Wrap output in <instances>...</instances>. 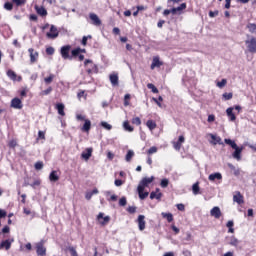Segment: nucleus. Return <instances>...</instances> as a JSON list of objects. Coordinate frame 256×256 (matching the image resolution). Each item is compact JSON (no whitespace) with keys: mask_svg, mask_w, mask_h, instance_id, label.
<instances>
[{"mask_svg":"<svg viewBox=\"0 0 256 256\" xmlns=\"http://www.w3.org/2000/svg\"><path fill=\"white\" fill-rule=\"evenodd\" d=\"M224 143H226V145H230V147L234 149L232 157H234V159H237V161H241V153H243V147L237 146V143H235V141L231 139H225Z\"/></svg>","mask_w":256,"mask_h":256,"instance_id":"obj_1","label":"nucleus"},{"mask_svg":"<svg viewBox=\"0 0 256 256\" xmlns=\"http://www.w3.org/2000/svg\"><path fill=\"white\" fill-rule=\"evenodd\" d=\"M84 65L88 75H93V73H98L97 65L91 60H85Z\"/></svg>","mask_w":256,"mask_h":256,"instance_id":"obj_2","label":"nucleus"},{"mask_svg":"<svg viewBox=\"0 0 256 256\" xmlns=\"http://www.w3.org/2000/svg\"><path fill=\"white\" fill-rule=\"evenodd\" d=\"M248 53H256V37H252L245 41Z\"/></svg>","mask_w":256,"mask_h":256,"instance_id":"obj_3","label":"nucleus"},{"mask_svg":"<svg viewBox=\"0 0 256 256\" xmlns=\"http://www.w3.org/2000/svg\"><path fill=\"white\" fill-rule=\"evenodd\" d=\"M46 37L48 39H57V37H59V30L55 25L50 26V30L46 33Z\"/></svg>","mask_w":256,"mask_h":256,"instance_id":"obj_4","label":"nucleus"},{"mask_svg":"<svg viewBox=\"0 0 256 256\" xmlns=\"http://www.w3.org/2000/svg\"><path fill=\"white\" fill-rule=\"evenodd\" d=\"M155 181V177L151 176V177H145L143 178L138 187H141L142 189H145V187H149V185H151V182Z\"/></svg>","mask_w":256,"mask_h":256,"instance_id":"obj_5","label":"nucleus"},{"mask_svg":"<svg viewBox=\"0 0 256 256\" xmlns=\"http://www.w3.org/2000/svg\"><path fill=\"white\" fill-rule=\"evenodd\" d=\"M97 221L100 225H107L111 221V217L105 216L103 212H100L97 216Z\"/></svg>","mask_w":256,"mask_h":256,"instance_id":"obj_6","label":"nucleus"},{"mask_svg":"<svg viewBox=\"0 0 256 256\" xmlns=\"http://www.w3.org/2000/svg\"><path fill=\"white\" fill-rule=\"evenodd\" d=\"M70 51H71V46L70 45L63 46L60 50L62 58L63 59H72V57L69 55Z\"/></svg>","mask_w":256,"mask_h":256,"instance_id":"obj_7","label":"nucleus"},{"mask_svg":"<svg viewBox=\"0 0 256 256\" xmlns=\"http://www.w3.org/2000/svg\"><path fill=\"white\" fill-rule=\"evenodd\" d=\"M28 53H30V63H37L39 52L35 51L33 48H29Z\"/></svg>","mask_w":256,"mask_h":256,"instance_id":"obj_8","label":"nucleus"},{"mask_svg":"<svg viewBox=\"0 0 256 256\" xmlns=\"http://www.w3.org/2000/svg\"><path fill=\"white\" fill-rule=\"evenodd\" d=\"M210 215L214 217V219H221V215L223 214L221 213V208L215 206L210 210Z\"/></svg>","mask_w":256,"mask_h":256,"instance_id":"obj_9","label":"nucleus"},{"mask_svg":"<svg viewBox=\"0 0 256 256\" xmlns=\"http://www.w3.org/2000/svg\"><path fill=\"white\" fill-rule=\"evenodd\" d=\"M11 107L13 109H23V102H21V99L19 98H14L11 101Z\"/></svg>","mask_w":256,"mask_h":256,"instance_id":"obj_10","label":"nucleus"},{"mask_svg":"<svg viewBox=\"0 0 256 256\" xmlns=\"http://www.w3.org/2000/svg\"><path fill=\"white\" fill-rule=\"evenodd\" d=\"M91 155H93V148H86L85 151L82 152L81 157L85 161H89V159H91Z\"/></svg>","mask_w":256,"mask_h":256,"instance_id":"obj_11","label":"nucleus"},{"mask_svg":"<svg viewBox=\"0 0 256 256\" xmlns=\"http://www.w3.org/2000/svg\"><path fill=\"white\" fill-rule=\"evenodd\" d=\"M109 79L113 87L119 86V75L117 73L110 74Z\"/></svg>","mask_w":256,"mask_h":256,"instance_id":"obj_12","label":"nucleus"},{"mask_svg":"<svg viewBox=\"0 0 256 256\" xmlns=\"http://www.w3.org/2000/svg\"><path fill=\"white\" fill-rule=\"evenodd\" d=\"M138 227L140 231H145V215H139L137 219Z\"/></svg>","mask_w":256,"mask_h":256,"instance_id":"obj_13","label":"nucleus"},{"mask_svg":"<svg viewBox=\"0 0 256 256\" xmlns=\"http://www.w3.org/2000/svg\"><path fill=\"white\" fill-rule=\"evenodd\" d=\"M233 201L234 203H238V205H243V203H245V201L243 200V196L239 191L235 192V194L233 195Z\"/></svg>","mask_w":256,"mask_h":256,"instance_id":"obj_14","label":"nucleus"},{"mask_svg":"<svg viewBox=\"0 0 256 256\" xmlns=\"http://www.w3.org/2000/svg\"><path fill=\"white\" fill-rule=\"evenodd\" d=\"M36 252H37V255H40V256H45L46 253H47V249L45 248V246H43V243L40 242L36 245Z\"/></svg>","mask_w":256,"mask_h":256,"instance_id":"obj_15","label":"nucleus"},{"mask_svg":"<svg viewBox=\"0 0 256 256\" xmlns=\"http://www.w3.org/2000/svg\"><path fill=\"white\" fill-rule=\"evenodd\" d=\"M185 9H187V4L186 3H182L180 6L176 7V8H172V15H181V11H185Z\"/></svg>","mask_w":256,"mask_h":256,"instance_id":"obj_16","label":"nucleus"},{"mask_svg":"<svg viewBox=\"0 0 256 256\" xmlns=\"http://www.w3.org/2000/svg\"><path fill=\"white\" fill-rule=\"evenodd\" d=\"M89 18L91 19L93 25H96V27H99L101 25V19H99V16L95 13H90Z\"/></svg>","mask_w":256,"mask_h":256,"instance_id":"obj_17","label":"nucleus"},{"mask_svg":"<svg viewBox=\"0 0 256 256\" xmlns=\"http://www.w3.org/2000/svg\"><path fill=\"white\" fill-rule=\"evenodd\" d=\"M183 143H185V137L179 136L178 141L173 143L174 149H176V151H180L181 145H183Z\"/></svg>","mask_w":256,"mask_h":256,"instance_id":"obj_18","label":"nucleus"},{"mask_svg":"<svg viewBox=\"0 0 256 256\" xmlns=\"http://www.w3.org/2000/svg\"><path fill=\"white\" fill-rule=\"evenodd\" d=\"M138 195L140 199H147L149 197V192H145V188H142L141 186H138L137 188Z\"/></svg>","mask_w":256,"mask_h":256,"instance_id":"obj_19","label":"nucleus"},{"mask_svg":"<svg viewBox=\"0 0 256 256\" xmlns=\"http://www.w3.org/2000/svg\"><path fill=\"white\" fill-rule=\"evenodd\" d=\"M13 241V239L2 241L0 244V249H6V251H9V249H11V244L13 243Z\"/></svg>","mask_w":256,"mask_h":256,"instance_id":"obj_20","label":"nucleus"},{"mask_svg":"<svg viewBox=\"0 0 256 256\" xmlns=\"http://www.w3.org/2000/svg\"><path fill=\"white\" fill-rule=\"evenodd\" d=\"M210 135V137H211V139H212V141H210V143L212 144V145H223V142H221V137H219V136H217V135H215V134H209Z\"/></svg>","mask_w":256,"mask_h":256,"instance_id":"obj_21","label":"nucleus"},{"mask_svg":"<svg viewBox=\"0 0 256 256\" xmlns=\"http://www.w3.org/2000/svg\"><path fill=\"white\" fill-rule=\"evenodd\" d=\"M233 107H229L227 108L226 110V115L228 117V119H230V121H236L237 120V117L235 116V113H233Z\"/></svg>","mask_w":256,"mask_h":256,"instance_id":"obj_22","label":"nucleus"},{"mask_svg":"<svg viewBox=\"0 0 256 256\" xmlns=\"http://www.w3.org/2000/svg\"><path fill=\"white\" fill-rule=\"evenodd\" d=\"M161 65H163V62H161V60H159V57H154L150 67L153 70V69H155V67H161Z\"/></svg>","mask_w":256,"mask_h":256,"instance_id":"obj_23","label":"nucleus"},{"mask_svg":"<svg viewBox=\"0 0 256 256\" xmlns=\"http://www.w3.org/2000/svg\"><path fill=\"white\" fill-rule=\"evenodd\" d=\"M209 181H215V179H217L218 181H221V179H223V175H221V173L216 172L213 174H210L208 177Z\"/></svg>","mask_w":256,"mask_h":256,"instance_id":"obj_24","label":"nucleus"},{"mask_svg":"<svg viewBox=\"0 0 256 256\" xmlns=\"http://www.w3.org/2000/svg\"><path fill=\"white\" fill-rule=\"evenodd\" d=\"M49 179L52 183H57L59 180V174H57V171L53 170L49 175Z\"/></svg>","mask_w":256,"mask_h":256,"instance_id":"obj_25","label":"nucleus"},{"mask_svg":"<svg viewBox=\"0 0 256 256\" xmlns=\"http://www.w3.org/2000/svg\"><path fill=\"white\" fill-rule=\"evenodd\" d=\"M163 197V194H161L159 188L156 189V191L151 192L150 199H161Z\"/></svg>","mask_w":256,"mask_h":256,"instance_id":"obj_26","label":"nucleus"},{"mask_svg":"<svg viewBox=\"0 0 256 256\" xmlns=\"http://www.w3.org/2000/svg\"><path fill=\"white\" fill-rule=\"evenodd\" d=\"M90 130H91V120L86 119V120H84V125L82 127V131L89 133Z\"/></svg>","mask_w":256,"mask_h":256,"instance_id":"obj_27","label":"nucleus"},{"mask_svg":"<svg viewBox=\"0 0 256 256\" xmlns=\"http://www.w3.org/2000/svg\"><path fill=\"white\" fill-rule=\"evenodd\" d=\"M192 193L193 195L201 194V188L199 187V182H196L192 185Z\"/></svg>","mask_w":256,"mask_h":256,"instance_id":"obj_28","label":"nucleus"},{"mask_svg":"<svg viewBox=\"0 0 256 256\" xmlns=\"http://www.w3.org/2000/svg\"><path fill=\"white\" fill-rule=\"evenodd\" d=\"M36 12L38 13V15H41V17H46L47 15V10L44 7H39V6H35Z\"/></svg>","mask_w":256,"mask_h":256,"instance_id":"obj_29","label":"nucleus"},{"mask_svg":"<svg viewBox=\"0 0 256 256\" xmlns=\"http://www.w3.org/2000/svg\"><path fill=\"white\" fill-rule=\"evenodd\" d=\"M56 109H57L58 113H59L62 117H65V105H63V104H57V105H56Z\"/></svg>","mask_w":256,"mask_h":256,"instance_id":"obj_30","label":"nucleus"},{"mask_svg":"<svg viewBox=\"0 0 256 256\" xmlns=\"http://www.w3.org/2000/svg\"><path fill=\"white\" fill-rule=\"evenodd\" d=\"M161 216L163 217V219H166L168 223L173 222V214L162 212Z\"/></svg>","mask_w":256,"mask_h":256,"instance_id":"obj_31","label":"nucleus"},{"mask_svg":"<svg viewBox=\"0 0 256 256\" xmlns=\"http://www.w3.org/2000/svg\"><path fill=\"white\" fill-rule=\"evenodd\" d=\"M146 125H147L148 129H150V131L157 129V123H155V121H153V120H148Z\"/></svg>","mask_w":256,"mask_h":256,"instance_id":"obj_32","label":"nucleus"},{"mask_svg":"<svg viewBox=\"0 0 256 256\" xmlns=\"http://www.w3.org/2000/svg\"><path fill=\"white\" fill-rule=\"evenodd\" d=\"M228 167L231 171H233L236 177L241 174V170H239V168H236L233 164H228Z\"/></svg>","mask_w":256,"mask_h":256,"instance_id":"obj_33","label":"nucleus"},{"mask_svg":"<svg viewBox=\"0 0 256 256\" xmlns=\"http://www.w3.org/2000/svg\"><path fill=\"white\" fill-rule=\"evenodd\" d=\"M81 53H85V49L76 48L72 50V57H77V55H81Z\"/></svg>","mask_w":256,"mask_h":256,"instance_id":"obj_34","label":"nucleus"},{"mask_svg":"<svg viewBox=\"0 0 256 256\" xmlns=\"http://www.w3.org/2000/svg\"><path fill=\"white\" fill-rule=\"evenodd\" d=\"M133 157H135V152H133V150H129L125 158L127 163L131 162V159H133Z\"/></svg>","mask_w":256,"mask_h":256,"instance_id":"obj_35","label":"nucleus"},{"mask_svg":"<svg viewBox=\"0 0 256 256\" xmlns=\"http://www.w3.org/2000/svg\"><path fill=\"white\" fill-rule=\"evenodd\" d=\"M247 29L250 33H256V24L255 23L247 24Z\"/></svg>","mask_w":256,"mask_h":256,"instance_id":"obj_36","label":"nucleus"},{"mask_svg":"<svg viewBox=\"0 0 256 256\" xmlns=\"http://www.w3.org/2000/svg\"><path fill=\"white\" fill-rule=\"evenodd\" d=\"M123 127H124L125 131H129V133H132L133 127L129 124V121H125L123 123Z\"/></svg>","mask_w":256,"mask_h":256,"instance_id":"obj_37","label":"nucleus"},{"mask_svg":"<svg viewBox=\"0 0 256 256\" xmlns=\"http://www.w3.org/2000/svg\"><path fill=\"white\" fill-rule=\"evenodd\" d=\"M7 75L12 79V81L17 80V74L13 70H8Z\"/></svg>","mask_w":256,"mask_h":256,"instance_id":"obj_38","label":"nucleus"},{"mask_svg":"<svg viewBox=\"0 0 256 256\" xmlns=\"http://www.w3.org/2000/svg\"><path fill=\"white\" fill-rule=\"evenodd\" d=\"M230 245H232L233 247H237V245H239V240L235 238V236H232L230 238Z\"/></svg>","mask_w":256,"mask_h":256,"instance_id":"obj_39","label":"nucleus"},{"mask_svg":"<svg viewBox=\"0 0 256 256\" xmlns=\"http://www.w3.org/2000/svg\"><path fill=\"white\" fill-rule=\"evenodd\" d=\"M148 89H151L152 93H159V89L155 87L152 83L147 84Z\"/></svg>","mask_w":256,"mask_h":256,"instance_id":"obj_40","label":"nucleus"},{"mask_svg":"<svg viewBox=\"0 0 256 256\" xmlns=\"http://www.w3.org/2000/svg\"><path fill=\"white\" fill-rule=\"evenodd\" d=\"M225 85H227V79H222V81L217 82V87H219V89H223Z\"/></svg>","mask_w":256,"mask_h":256,"instance_id":"obj_41","label":"nucleus"},{"mask_svg":"<svg viewBox=\"0 0 256 256\" xmlns=\"http://www.w3.org/2000/svg\"><path fill=\"white\" fill-rule=\"evenodd\" d=\"M101 125L104 129H107V131H111V129H113V126L107 122H101Z\"/></svg>","mask_w":256,"mask_h":256,"instance_id":"obj_42","label":"nucleus"},{"mask_svg":"<svg viewBox=\"0 0 256 256\" xmlns=\"http://www.w3.org/2000/svg\"><path fill=\"white\" fill-rule=\"evenodd\" d=\"M160 185H161V187H162L163 189H165L166 187L169 186V180H168L167 178L162 179Z\"/></svg>","mask_w":256,"mask_h":256,"instance_id":"obj_43","label":"nucleus"},{"mask_svg":"<svg viewBox=\"0 0 256 256\" xmlns=\"http://www.w3.org/2000/svg\"><path fill=\"white\" fill-rule=\"evenodd\" d=\"M53 79H55V75L53 74H50L49 77H46L44 79L45 83H47L49 85V83H52L53 82Z\"/></svg>","mask_w":256,"mask_h":256,"instance_id":"obj_44","label":"nucleus"},{"mask_svg":"<svg viewBox=\"0 0 256 256\" xmlns=\"http://www.w3.org/2000/svg\"><path fill=\"white\" fill-rule=\"evenodd\" d=\"M4 9H6L7 11H12L13 10V4L10 2H6L4 4Z\"/></svg>","mask_w":256,"mask_h":256,"instance_id":"obj_45","label":"nucleus"},{"mask_svg":"<svg viewBox=\"0 0 256 256\" xmlns=\"http://www.w3.org/2000/svg\"><path fill=\"white\" fill-rule=\"evenodd\" d=\"M125 205H127V198L122 197V198L119 200V206H120V207H125Z\"/></svg>","mask_w":256,"mask_h":256,"instance_id":"obj_46","label":"nucleus"},{"mask_svg":"<svg viewBox=\"0 0 256 256\" xmlns=\"http://www.w3.org/2000/svg\"><path fill=\"white\" fill-rule=\"evenodd\" d=\"M35 169L37 171H41V169H43V162L39 161L35 163Z\"/></svg>","mask_w":256,"mask_h":256,"instance_id":"obj_47","label":"nucleus"},{"mask_svg":"<svg viewBox=\"0 0 256 256\" xmlns=\"http://www.w3.org/2000/svg\"><path fill=\"white\" fill-rule=\"evenodd\" d=\"M68 251H70L71 256H79V255L77 254V250H75L74 247H69V248H68Z\"/></svg>","mask_w":256,"mask_h":256,"instance_id":"obj_48","label":"nucleus"},{"mask_svg":"<svg viewBox=\"0 0 256 256\" xmlns=\"http://www.w3.org/2000/svg\"><path fill=\"white\" fill-rule=\"evenodd\" d=\"M132 123L134 125H141V118L140 117H135L132 119Z\"/></svg>","mask_w":256,"mask_h":256,"instance_id":"obj_49","label":"nucleus"},{"mask_svg":"<svg viewBox=\"0 0 256 256\" xmlns=\"http://www.w3.org/2000/svg\"><path fill=\"white\" fill-rule=\"evenodd\" d=\"M223 97L226 101H229L230 99H233V93H224Z\"/></svg>","mask_w":256,"mask_h":256,"instance_id":"obj_50","label":"nucleus"},{"mask_svg":"<svg viewBox=\"0 0 256 256\" xmlns=\"http://www.w3.org/2000/svg\"><path fill=\"white\" fill-rule=\"evenodd\" d=\"M153 153H157V147H155V146L151 147V148L147 151V154H148V155H153Z\"/></svg>","mask_w":256,"mask_h":256,"instance_id":"obj_51","label":"nucleus"},{"mask_svg":"<svg viewBox=\"0 0 256 256\" xmlns=\"http://www.w3.org/2000/svg\"><path fill=\"white\" fill-rule=\"evenodd\" d=\"M46 53L47 55H53L55 53V48L53 47L46 48Z\"/></svg>","mask_w":256,"mask_h":256,"instance_id":"obj_52","label":"nucleus"},{"mask_svg":"<svg viewBox=\"0 0 256 256\" xmlns=\"http://www.w3.org/2000/svg\"><path fill=\"white\" fill-rule=\"evenodd\" d=\"M13 3H15V5H17V7L21 6V5H25V0H12Z\"/></svg>","mask_w":256,"mask_h":256,"instance_id":"obj_53","label":"nucleus"},{"mask_svg":"<svg viewBox=\"0 0 256 256\" xmlns=\"http://www.w3.org/2000/svg\"><path fill=\"white\" fill-rule=\"evenodd\" d=\"M78 99H81L82 97H85V99L87 98V95H85L84 90H80L77 94Z\"/></svg>","mask_w":256,"mask_h":256,"instance_id":"obj_54","label":"nucleus"},{"mask_svg":"<svg viewBox=\"0 0 256 256\" xmlns=\"http://www.w3.org/2000/svg\"><path fill=\"white\" fill-rule=\"evenodd\" d=\"M88 39H91V35H89V36H84L83 38H82V45H87V40Z\"/></svg>","mask_w":256,"mask_h":256,"instance_id":"obj_55","label":"nucleus"},{"mask_svg":"<svg viewBox=\"0 0 256 256\" xmlns=\"http://www.w3.org/2000/svg\"><path fill=\"white\" fill-rule=\"evenodd\" d=\"M53 91V88L49 87L48 89L41 92V95H49Z\"/></svg>","mask_w":256,"mask_h":256,"instance_id":"obj_56","label":"nucleus"},{"mask_svg":"<svg viewBox=\"0 0 256 256\" xmlns=\"http://www.w3.org/2000/svg\"><path fill=\"white\" fill-rule=\"evenodd\" d=\"M128 213H135L137 211V208L135 206H130L127 209Z\"/></svg>","mask_w":256,"mask_h":256,"instance_id":"obj_57","label":"nucleus"},{"mask_svg":"<svg viewBox=\"0 0 256 256\" xmlns=\"http://www.w3.org/2000/svg\"><path fill=\"white\" fill-rule=\"evenodd\" d=\"M172 11H173V9H171V10H169V9L164 10V12H163L164 17H167V16L171 15V13H173Z\"/></svg>","mask_w":256,"mask_h":256,"instance_id":"obj_58","label":"nucleus"},{"mask_svg":"<svg viewBox=\"0 0 256 256\" xmlns=\"http://www.w3.org/2000/svg\"><path fill=\"white\" fill-rule=\"evenodd\" d=\"M11 228L9 226H4V228L2 229V233L6 234V233H10Z\"/></svg>","mask_w":256,"mask_h":256,"instance_id":"obj_59","label":"nucleus"},{"mask_svg":"<svg viewBox=\"0 0 256 256\" xmlns=\"http://www.w3.org/2000/svg\"><path fill=\"white\" fill-rule=\"evenodd\" d=\"M76 119H77V121H85L86 119H85V116H83V115H81V114H77L76 115Z\"/></svg>","mask_w":256,"mask_h":256,"instance_id":"obj_60","label":"nucleus"},{"mask_svg":"<svg viewBox=\"0 0 256 256\" xmlns=\"http://www.w3.org/2000/svg\"><path fill=\"white\" fill-rule=\"evenodd\" d=\"M217 15H219V11H210L209 12V17H217Z\"/></svg>","mask_w":256,"mask_h":256,"instance_id":"obj_61","label":"nucleus"},{"mask_svg":"<svg viewBox=\"0 0 256 256\" xmlns=\"http://www.w3.org/2000/svg\"><path fill=\"white\" fill-rule=\"evenodd\" d=\"M17 145V141L16 140H11L9 142V147H12L14 149V147Z\"/></svg>","mask_w":256,"mask_h":256,"instance_id":"obj_62","label":"nucleus"},{"mask_svg":"<svg viewBox=\"0 0 256 256\" xmlns=\"http://www.w3.org/2000/svg\"><path fill=\"white\" fill-rule=\"evenodd\" d=\"M178 211H185V205L183 204H177Z\"/></svg>","mask_w":256,"mask_h":256,"instance_id":"obj_63","label":"nucleus"},{"mask_svg":"<svg viewBox=\"0 0 256 256\" xmlns=\"http://www.w3.org/2000/svg\"><path fill=\"white\" fill-rule=\"evenodd\" d=\"M38 137H39V139H45V132L39 131L38 132Z\"/></svg>","mask_w":256,"mask_h":256,"instance_id":"obj_64","label":"nucleus"}]
</instances>
